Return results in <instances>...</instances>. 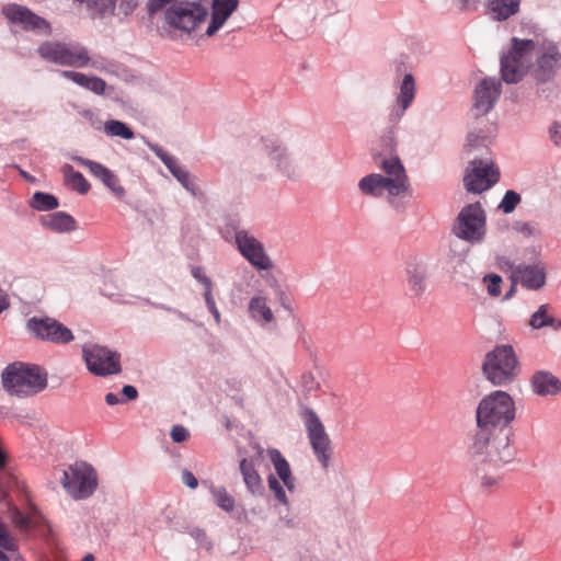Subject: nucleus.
I'll list each match as a JSON object with an SVG mask.
<instances>
[{
	"instance_id": "nucleus-1",
	"label": "nucleus",
	"mask_w": 561,
	"mask_h": 561,
	"mask_svg": "<svg viewBox=\"0 0 561 561\" xmlns=\"http://www.w3.org/2000/svg\"><path fill=\"white\" fill-rule=\"evenodd\" d=\"M515 414V402L507 392L495 390L486 394L477 407V432L470 446L471 456L485 454L495 467L510 462L514 451L506 430Z\"/></svg>"
},
{
	"instance_id": "nucleus-2",
	"label": "nucleus",
	"mask_w": 561,
	"mask_h": 561,
	"mask_svg": "<svg viewBox=\"0 0 561 561\" xmlns=\"http://www.w3.org/2000/svg\"><path fill=\"white\" fill-rule=\"evenodd\" d=\"M396 148L393 130H389L375 145L373 160L383 173H370L359 180L358 188L364 195L379 198L387 193L388 201L392 203L396 197L410 193V180Z\"/></svg>"
},
{
	"instance_id": "nucleus-3",
	"label": "nucleus",
	"mask_w": 561,
	"mask_h": 561,
	"mask_svg": "<svg viewBox=\"0 0 561 561\" xmlns=\"http://www.w3.org/2000/svg\"><path fill=\"white\" fill-rule=\"evenodd\" d=\"M3 389L12 397L30 398L47 388V373L34 364L14 362L1 374Z\"/></svg>"
},
{
	"instance_id": "nucleus-4",
	"label": "nucleus",
	"mask_w": 561,
	"mask_h": 561,
	"mask_svg": "<svg viewBox=\"0 0 561 561\" xmlns=\"http://www.w3.org/2000/svg\"><path fill=\"white\" fill-rule=\"evenodd\" d=\"M37 53L46 61L64 67L84 68L91 65L88 48L77 42L46 41L38 46Z\"/></svg>"
},
{
	"instance_id": "nucleus-5",
	"label": "nucleus",
	"mask_w": 561,
	"mask_h": 561,
	"mask_svg": "<svg viewBox=\"0 0 561 561\" xmlns=\"http://www.w3.org/2000/svg\"><path fill=\"white\" fill-rule=\"evenodd\" d=\"M534 51V41L512 39L510 50L501 58V73L506 83H516L523 79L531 66Z\"/></svg>"
},
{
	"instance_id": "nucleus-6",
	"label": "nucleus",
	"mask_w": 561,
	"mask_h": 561,
	"mask_svg": "<svg viewBox=\"0 0 561 561\" xmlns=\"http://www.w3.org/2000/svg\"><path fill=\"white\" fill-rule=\"evenodd\" d=\"M482 371L493 386H506L517 378L519 360L515 353H486Z\"/></svg>"
},
{
	"instance_id": "nucleus-7",
	"label": "nucleus",
	"mask_w": 561,
	"mask_h": 561,
	"mask_svg": "<svg viewBox=\"0 0 561 561\" xmlns=\"http://www.w3.org/2000/svg\"><path fill=\"white\" fill-rule=\"evenodd\" d=\"M208 10L197 2H178L165 10V22L174 28L191 33L205 22Z\"/></svg>"
},
{
	"instance_id": "nucleus-8",
	"label": "nucleus",
	"mask_w": 561,
	"mask_h": 561,
	"mask_svg": "<svg viewBox=\"0 0 561 561\" xmlns=\"http://www.w3.org/2000/svg\"><path fill=\"white\" fill-rule=\"evenodd\" d=\"M455 234L468 242L479 243L485 234V214L480 203L461 209L454 226Z\"/></svg>"
},
{
	"instance_id": "nucleus-9",
	"label": "nucleus",
	"mask_w": 561,
	"mask_h": 561,
	"mask_svg": "<svg viewBox=\"0 0 561 561\" xmlns=\"http://www.w3.org/2000/svg\"><path fill=\"white\" fill-rule=\"evenodd\" d=\"M61 483L75 499H85L96 489V472L85 462H76L64 471Z\"/></svg>"
},
{
	"instance_id": "nucleus-10",
	"label": "nucleus",
	"mask_w": 561,
	"mask_h": 561,
	"mask_svg": "<svg viewBox=\"0 0 561 561\" xmlns=\"http://www.w3.org/2000/svg\"><path fill=\"white\" fill-rule=\"evenodd\" d=\"M500 179L499 169L494 168L491 158L474 157L463 178L468 192L481 193L493 186Z\"/></svg>"
},
{
	"instance_id": "nucleus-11",
	"label": "nucleus",
	"mask_w": 561,
	"mask_h": 561,
	"mask_svg": "<svg viewBox=\"0 0 561 561\" xmlns=\"http://www.w3.org/2000/svg\"><path fill=\"white\" fill-rule=\"evenodd\" d=\"M26 329L37 339L59 345L67 344L75 339L69 328L49 317H33L28 319Z\"/></svg>"
},
{
	"instance_id": "nucleus-12",
	"label": "nucleus",
	"mask_w": 561,
	"mask_h": 561,
	"mask_svg": "<svg viewBox=\"0 0 561 561\" xmlns=\"http://www.w3.org/2000/svg\"><path fill=\"white\" fill-rule=\"evenodd\" d=\"M234 239L240 253L257 271H267L273 267V262L265 252L263 244L254 236L245 230H238Z\"/></svg>"
},
{
	"instance_id": "nucleus-13",
	"label": "nucleus",
	"mask_w": 561,
	"mask_h": 561,
	"mask_svg": "<svg viewBox=\"0 0 561 561\" xmlns=\"http://www.w3.org/2000/svg\"><path fill=\"white\" fill-rule=\"evenodd\" d=\"M306 428L318 460L327 468L331 458V440L325 433L323 424L313 411H309L307 414Z\"/></svg>"
},
{
	"instance_id": "nucleus-14",
	"label": "nucleus",
	"mask_w": 561,
	"mask_h": 561,
	"mask_svg": "<svg viewBox=\"0 0 561 561\" xmlns=\"http://www.w3.org/2000/svg\"><path fill=\"white\" fill-rule=\"evenodd\" d=\"M502 83L496 78L483 79L474 90V108L480 114H486L501 94Z\"/></svg>"
},
{
	"instance_id": "nucleus-15",
	"label": "nucleus",
	"mask_w": 561,
	"mask_h": 561,
	"mask_svg": "<svg viewBox=\"0 0 561 561\" xmlns=\"http://www.w3.org/2000/svg\"><path fill=\"white\" fill-rule=\"evenodd\" d=\"M4 16L12 23L21 25L24 30H46L49 31V23L33 13L25 7L19 4H9L3 8Z\"/></svg>"
},
{
	"instance_id": "nucleus-16",
	"label": "nucleus",
	"mask_w": 561,
	"mask_h": 561,
	"mask_svg": "<svg viewBox=\"0 0 561 561\" xmlns=\"http://www.w3.org/2000/svg\"><path fill=\"white\" fill-rule=\"evenodd\" d=\"M561 66V55L556 46H549L538 56L533 76L538 82H548L557 75Z\"/></svg>"
},
{
	"instance_id": "nucleus-17",
	"label": "nucleus",
	"mask_w": 561,
	"mask_h": 561,
	"mask_svg": "<svg viewBox=\"0 0 561 561\" xmlns=\"http://www.w3.org/2000/svg\"><path fill=\"white\" fill-rule=\"evenodd\" d=\"M426 264L417 257H412L405 266V285L411 297H421L426 290Z\"/></svg>"
},
{
	"instance_id": "nucleus-18",
	"label": "nucleus",
	"mask_w": 561,
	"mask_h": 561,
	"mask_svg": "<svg viewBox=\"0 0 561 561\" xmlns=\"http://www.w3.org/2000/svg\"><path fill=\"white\" fill-rule=\"evenodd\" d=\"M84 362L90 373L106 376L121 371L118 353H84Z\"/></svg>"
},
{
	"instance_id": "nucleus-19",
	"label": "nucleus",
	"mask_w": 561,
	"mask_h": 561,
	"mask_svg": "<svg viewBox=\"0 0 561 561\" xmlns=\"http://www.w3.org/2000/svg\"><path fill=\"white\" fill-rule=\"evenodd\" d=\"M513 277L523 287L530 290H538L546 284V267L541 263L520 264L513 271Z\"/></svg>"
},
{
	"instance_id": "nucleus-20",
	"label": "nucleus",
	"mask_w": 561,
	"mask_h": 561,
	"mask_svg": "<svg viewBox=\"0 0 561 561\" xmlns=\"http://www.w3.org/2000/svg\"><path fill=\"white\" fill-rule=\"evenodd\" d=\"M75 160L81 165L85 167L95 178L100 179L103 184L117 197H123L125 195V190L121 185L118 176L113 171L99 162L91 161L81 157H76Z\"/></svg>"
},
{
	"instance_id": "nucleus-21",
	"label": "nucleus",
	"mask_w": 561,
	"mask_h": 561,
	"mask_svg": "<svg viewBox=\"0 0 561 561\" xmlns=\"http://www.w3.org/2000/svg\"><path fill=\"white\" fill-rule=\"evenodd\" d=\"M239 0H213L211 20L206 30L208 37L214 36L237 10Z\"/></svg>"
},
{
	"instance_id": "nucleus-22",
	"label": "nucleus",
	"mask_w": 561,
	"mask_h": 561,
	"mask_svg": "<svg viewBox=\"0 0 561 561\" xmlns=\"http://www.w3.org/2000/svg\"><path fill=\"white\" fill-rule=\"evenodd\" d=\"M534 393L540 397L558 396L561 393V380L546 370H537L530 378Z\"/></svg>"
},
{
	"instance_id": "nucleus-23",
	"label": "nucleus",
	"mask_w": 561,
	"mask_h": 561,
	"mask_svg": "<svg viewBox=\"0 0 561 561\" xmlns=\"http://www.w3.org/2000/svg\"><path fill=\"white\" fill-rule=\"evenodd\" d=\"M522 0H486V12L495 21H505L519 11Z\"/></svg>"
},
{
	"instance_id": "nucleus-24",
	"label": "nucleus",
	"mask_w": 561,
	"mask_h": 561,
	"mask_svg": "<svg viewBox=\"0 0 561 561\" xmlns=\"http://www.w3.org/2000/svg\"><path fill=\"white\" fill-rule=\"evenodd\" d=\"M248 311L250 318L262 327H266L275 320L274 313L267 305V299L263 296L252 297L249 301Z\"/></svg>"
},
{
	"instance_id": "nucleus-25",
	"label": "nucleus",
	"mask_w": 561,
	"mask_h": 561,
	"mask_svg": "<svg viewBox=\"0 0 561 561\" xmlns=\"http://www.w3.org/2000/svg\"><path fill=\"white\" fill-rule=\"evenodd\" d=\"M19 542L0 520V561H21Z\"/></svg>"
},
{
	"instance_id": "nucleus-26",
	"label": "nucleus",
	"mask_w": 561,
	"mask_h": 561,
	"mask_svg": "<svg viewBox=\"0 0 561 561\" xmlns=\"http://www.w3.org/2000/svg\"><path fill=\"white\" fill-rule=\"evenodd\" d=\"M61 76L95 94H103L105 92L106 83L99 77H89L82 72L72 70H64Z\"/></svg>"
},
{
	"instance_id": "nucleus-27",
	"label": "nucleus",
	"mask_w": 561,
	"mask_h": 561,
	"mask_svg": "<svg viewBox=\"0 0 561 561\" xmlns=\"http://www.w3.org/2000/svg\"><path fill=\"white\" fill-rule=\"evenodd\" d=\"M415 81L412 75L408 73L404 76L403 81L400 85V93L397 98V104L399 110L396 112V119H400L407 108L412 104L415 98Z\"/></svg>"
},
{
	"instance_id": "nucleus-28",
	"label": "nucleus",
	"mask_w": 561,
	"mask_h": 561,
	"mask_svg": "<svg viewBox=\"0 0 561 561\" xmlns=\"http://www.w3.org/2000/svg\"><path fill=\"white\" fill-rule=\"evenodd\" d=\"M240 472L248 490L252 494L262 492L263 481L255 468L253 459L242 458L240 461Z\"/></svg>"
},
{
	"instance_id": "nucleus-29",
	"label": "nucleus",
	"mask_w": 561,
	"mask_h": 561,
	"mask_svg": "<svg viewBox=\"0 0 561 561\" xmlns=\"http://www.w3.org/2000/svg\"><path fill=\"white\" fill-rule=\"evenodd\" d=\"M267 455H268L270 460L272 461L279 479L287 486V489L291 491L294 489L295 484H294V478L291 476L289 463L283 457V455L280 454V451L278 449L270 448V449H267Z\"/></svg>"
},
{
	"instance_id": "nucleus-30",
	"label": "nucleus",
	"mask_w": 561,
	"mask_h": 561,
	"mask_svg": "<svg viewBox=\"0 0 561 561\" xmlns=\"http://www.w3.org/2000/svg\"><path fill=\"white\" fill-rule=\"evenodd\" d=\"M550 311L551 308L549 305H541L538 310L531 314L529 325L536 330L545 327H549L554 331L561 329V320L553 317Z\"/></svg>"
},
{
	"instance_id": "nucleus-31",
	"label": "nucleus",
	"mask_w": 561,
	"mask_h": 561,
	"mask_svg": "<svg viewBox=\"0 0 561 561\" xmlns=\"http://www.w3.org/2000/svg\"><path fill=\"white\" fill-rule=\"evenodd\" d=\"M474 458L477 459V476L481 479L482 486L489 490L493 486H496L499 477L494 473L489 476L488 467L493 469V471H496L503 463H500L495 467L485 454Z\"/></svg>"
},
{
	"instance_id": "nucleus-32",
	"label": "nucleus",
	"mask_w": 561,
	"mask_h": 561,
	"mask_svg": "<svg viewBox=\"0 0 561 561\" xmlns=\"http://www.w3.org/2000/svg\"><path fill=\"white\" fill-rule=\"evenodd\" d=\"M44 225L53 231L66 232L75 229L76 220L64 211H57L47 215L44 218Z\"/></svg>"
},
{
	"instance_id": "nucleus-33",
	"label": "nucleus",
	"mask_w": 561,
	"mask_h": 561,
	"mask_svg": "<svg viewBox=\"0 0 561 561\" xmlns=\"http://www.w3.org/2000/svg\"><path fill=\"white\" fill-rule=\"evenodd\" d=\"M264 147L270 156L277 161V167L283 170L288 176L294 175L290 170V163L286 156L285 150L280 147L276 139H263Z\"/></svg>"
},
{
	"instance_id": "nucleus-34",
	"label": "nucleus",
	"mask_w": 561,
	"mask_h": 561,
	"mask_svg": "<svg viewBox=\"0 0 561 561\" xmlns=\"http://www.w3.org/2000/svg\"><path fill=\"white\" fill-rule=\"evenodd\" d=\"M61 173L64 175L65 183L73 191L80 194H87L89 192L90 184L80 172L75 171L72 165L64 164L61 167Z\"/></svg>"
},
{
	"instance_id": "nucleus-35",
	"label": "nucleus",
	"mask_w": 561,
	"mask_h": 561,
	"mask_svg": "<svg viewBox=\"0 0 561 561\" xmlns=\"http://www.w3.org/2000/svg\"><path fill=\"white\" fill-rule=\"evenodd\" d=\"M104 131L107 136L119 137L127 140L133 139L135 136L134 131L127 124L117 119L106 121L104 124Z\"/></svg>"
},
{
	"instance_id": "nucleus-36",
	"label": "nucleus",
	"mask_w": 561,
	"mask_h": 561,
	"mask_svg": "<svg viewBox=\"0 0 561 561\" xmlns=\"http://www.w3.org/2000/svg\"><path fill=\"white\" fill-rule=\"evenodd\" d=\"M58 205V199L54 195L43 192H36L31 201V206L41 211L55 209Z\"/></svg>"
},
{
	"instance_id": "nucleus-37",
	"label": "nucleus",
	"mask_w": 561,
	"mask_h": 561,
	"mask_svg": "<svg viewBox=\"0 0 561 561\" xmlns=\"http://www.w3.org/2000/svg\"><path fill=\"white\" fill-rule=\"evenodd\" d=\"M165 167L185 188L193 191L190 183V173L179 164L175 158H168Z\"/></svg>"
},
{
	"instance_id": "nucleus-38",
	"label": "nucleus",
	"mask_w": 561,
	"mask_h": 561,
	"mask_svg": "<svg viewBox=\"0 0 561 561\" xmlns=\"http://www.w3.org/2000/svg\"><path fill=\"white\" fill-rule=\"evenodd\" d=\"M211 494L219 507L226 512H232L234 510V499L227 492L225 488H213Z\"/></svg>"
},
{
	"instance_id": "nucleus-39",
	"label": "nucleus",
	"mask_w": 561,
	"mask_h": 561,
	"mask_svg": "<svg viewBox=\"0 0 561 561\" xmlns=\"http://www.w3.org/2000/svg\"><path fill=\"white\" fill-rule=\"evenodd\" d=\"M520 201L522 198L518 193L515 191H507L501 201L499 208L502 209L504 214H511L515 210Z\"/></svg>"
},
{
	"instance_id": "nucleus-40",
	"label": "nucleus",
	"mask_w": 561,
	"mask_h": 561,
	"mask_svg": "<svg viewBox=\"0 0 561 561\" xmlns=\"http://www.w3.org/2000/svg\"><path fill=\"white\" fill-rule=\"evenodd\" d=\"M489 295L496 297L501 294V276L496 274H489L484 277Z\"/></svg>"
},
{
	"instance_id": "nucleus-41",
	"label": "nucleus",
	"mask_w": 561,
	"mask_h": 561,
	"mask_svg": "<svg viewBox=\"0 0 561 561\" xmlns=\"http://www.w3.org/2000/svg\"><path fill=\"white\" fill-rule=\"evenodd\" d=\"M267 481L270 490L274 493L276 500L282 504H287L288 501L279 481L272 474L268 477Z\"/></svg>"
},
{
	"instance_id": "nucleus-42",
	"label": "nucleus",
	"mask_w": 561,
	"mask_h": 561,
	"mask_svg": "<svg viewBox=\"0 0 561 561\" xmlns=\"http://www.w3.org/2000/svg\"><path fill=\"white\" fill-rule=\"evenodd\" d=\"M192 276L198 282L201 283L204 288L205 287H211L213 286V283L210 280V278L208 276L205 275L203 268L201 266H194L192 267Z\"/></svg>"
},
{
	"instance_id": "nucleus-43",
	"label": "nucleus",
	"mask_w": 561,
	"mask_h": 561,
	"mask_svg": "<svg viewBox=\"0 0 561 561\" xmlns=\"http://www.w3.org/2000/svg\"><path fill=\"white\" fill-rule=\"evenodd\" d=\"M171 437L175 443H183L188 438V432L182 425H174L171 430Z\"/></svg>"
},
{
	"instance_id": "nucleus-44",
	"label": "nucleus",
	"mask_w": 561,
	"mask_h": 561,
	"mask_svg": "<svg viewBox=\"0 0 561 561\" xmlns=\"http://www.w3.org/2000/svg\"><path fill=\"white\" fill-rule=\"evenodd\" d=\"M178 0H149L148 2V10L150 14H154L156 12L162 10L168 4H174L178 3Z\"/></svg>"
},
{
	"instance_id": "nucleus-45",
	"label": "nucleus",
	"mask_w": 561,
	"mask_h": 561,
	"mask_svg": "<svg viewBox=\"0 0 561 561\" xmlns=\"http://www.w3.org/2000/svg\"><path fill=\"white\" fill-rule=\"evenodd\" d=\"M550 138L557 146H561V124L554 123L550 127Z\"/></svg>"
},
{
	"instance_id": "nucleus-46",
	"label": "nucleus",
	"mask_w": 561,
	"mask_h": 561,
	"mask_svg": "<svg viewBox=\"0 0 561 561\" xmlns=\"http://www.w3.org/2000/svg\"><path fill=\"white\" fill-rule=\"evenodd\" d=\"M183 482L191 489H195L198 485L196 477L188 470H184L182 473Z\"/></svg>"
},
{
	"instance_id": "nucleus-47",
	"label": "nucleus",
	"mask_w": 561,
	"mask_h": 561,
	"mask_svg": "<svg viewBox=\"0 0 561 561\" xmlns=\"http://www.w3.org/2000/svg\"><path fill=\"white\" fill-rule=\"evenodd\" d=\"M123 396L125 397L126 401L135 400L138 397V391L134 386L126 385L123 387L122 390Z\"/></svg>"
},
{
	"instance_id": "nucleus-48",
	"label": "nucleus",
	"mask_w": 561,
	"mask_h": 561,
	"mask_svg": "<svg viewBox=\"0 0 561 561\" xmlns=\"http://www.w3.org/2000/svg\"><path fill=\"white\" fill-rule=\"evenodd\" d=\"M484 141V138H480L478 135L469 134L468 136V151L471 152L476 147H479V142Z\"/></svg>"
},
{
	"instance_id": "nucleus-49",
	"label": "nucleus",
	"mask_w": 561,
	"mask_h": 561,
	"mask_svg": "<svg viewBox=\"0 0 561 561\" xmlns=\"http://www.w3.org/2000/svg\"><path fill=\"white\" fill-rule=\"evenodd\" d=\"M151 150L161 159V161L165 164V161H168V158H173L172 156L168 154L161 147L157 145L150 146Z\"/></svg>"
},
{
	"instance_id": "nucleus-50",
	"label": "nucleus",
	"mask_w": 561,
	"mask_h": 561,
	"mask_svg": "<svg viewBox=\"0 0 561 561\" xmlns=\"http://www.w3.org/2000/svg\"><path fill=\"white\" fill-rule=\"evenodd\" d=\"M515 229L527 236H530L534 232L531 225L528 222H517Z\"/></svg>"
},
{
	"instance_id": "nucleus-51",
	"label": "nucleus",
	"mask_w": 561,
	"mask_h": 561,
	"mask_svg": "<svg viewBox=\"0 0 561 561\" xmlns=\"http://www.w3.org/2000/svg\"><path fill=\"white\" fill-rule=\"evenodd\" d=\"M204 299L207 307H213L215 302L214 296H213V286L211 287H205L204 290Z\"/></svg>"
},
{
	"instance_id": "nucleus-52",
	"label": "nucleus",
	"mask_w": 561,
	"mask_h": 561,
	"mask_svg": "<svg viewBox=\"0 0 561 561\" xmlns=\"http://www.w3.org/2000/svg\"><path fill=\"white\" fill-rule=\"evenodd\" d=\"M207 309L214 316L216 323L219 324L220 320H221V316H220V312H219L216 304H214L213 307H207Z\"/></svg>"
},
{
	"instance_id": "nucleus-53",
	"label": "nucleus",
	"mask_w": 561,
	"mask_h": 561,
	"mask_svg": "<svg viewBox=\"0 0 561 561\" xmlns=\"http://www.w3.org/2000/svg\"><path fill=\"white\" fill-rule=\"evenodd\" d=\"M105 401L108 405H115L119 402L118 397L112 392H110L105 396Z\"/></svg>"
},
{
	"instance_id": "nucleus-54",
	"label": "nucleus",
	"mask_w": 561,
	"mask_h": 561,
	"mask_svg": "<svg viewBox=\"0 0 561 561\" xmlns=\"http://www.w3.org/2000/svg\"><path fill=\"white\" fill-rule=\"evenodd\" d=\"M463 9L476 7L479 0H460Z\"/></svg>"
},
{
	"instance_id": "nucleus-55",
	"label": "nucleus",
	"mask_w": 561,
	"mask_h": 561,
	"mask_svg": "<svg viewBox=\"0 0 561 561\" xmlns=\"http://www.w3.org/2000/svg\"><path fill=\"white\" fill-rule=\"evenodd\" d=\"M9 307V302L7 298L2 295H0V313Z\"/></svg>"
},
{
	"instance_id": "nucleus-56",
	"label": "nucleus",
	"mask_w": 561,
	"mask_h": 561,
	"mask_svg": "<svg viewBox=\"0 0 561 561\" xmlns=\"http://www.w3.org/2000/svg\"><path fill=\"white\" fill-rule=\"evenodd\" d=\"M7 456L0 448V469H2L5 466Z\"/></svg>"
},
{
	"instance_id": "nucleus-57",
	"label": "nucleus",
	"mask_w": 561,
	"mask_h": 561,
	"mask_svg": "<svg viewBox=\"0 0 561 561\" xmlns=\"http://www.w3.org/2000/svg\"><path fill=\"white\" fill-rule=\"evenodd\" d=\"M494 351H504V352H507V351H513L512 346L510 345H503V346H497L495 347Z\"/></svg>"
},
{
	"instance_id": "nucleus-58",
	"label": "nucleus",
	"mask_w": 561,
	"mask_h": 561,
	"mask_svg": "<svg viewBox=\"0 0 561 561\" xmlns=\"http://www.w3.org/2000/svg\"><path fill=\"white\" fill-rule=\"evenodd\" d=\"M81 561H94V556L91 553H88L83 557Z\"/></svg>"
},
{
	"instance_id": "nucleus-59",
	"label": "nucleus",
	"mask_w": 561,
	"mask_h": 561,
	"mask_svg": "<svg viewBox=\"0 0 561 561\" xmlns=\"http://www.w3.org/2000/svg\"><path fill=\"white\" fill-rule=\"evenodd\" d=\"M263 453H264V449L261 447V446H256V454L259 457H262L263 456Z\"/></svg>"
},
{
	"instance_id": "nucleus-60",
	"label": "nucleus",
	"mask_w": 561,
	"mask_h": 561,
	"mask_svg": "<svg viewBox=\"0 0 561 561\" xmlns=\"http://www.w3.org/2000/svg\"><path fill=\"white\" fill-rule=\"evenodd\" d=\"M21 526H27V520L25 518L22 519Z\"/></svg>"
},
{
	"instance_id": "nucleus-61",
	"label": "nucleus",
	"mask_w": 561,
	"mask_h": 561,
	"mask_svg": "<svg viewBox=\"0 0 561 561\" xmlns=\"http://www.w3.org/2000/svg\"><path fill=\"white\" fill-rule=\"evenodd\" d=\"M110 5H114L117 0H106Z\"/></svg>"
},
{
	"instance_id": "nucleus-62",
	"label": "nucleus",
	"mask_w": 561,
	"mask_h": 561,
	"mask_svg": "<svg viewBox=\"0 0 561 561\" xmlns=\"http://www.w3.org/2000/svg\"><path fill=\"white\" fill-rule=\"evenodd\" d=\"M483 150L488 151V147L485 145L482 146Z\"/></svg>"
}]
</instances>
